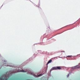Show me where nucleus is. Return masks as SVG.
Returning <instances> with one entry per match:
<instances>
[{"label":"nucleus","instance_id":"nucleus-1","mask_svg":"<svg viewBox=\"0 0 80 80\" xmlns=\"http://www.w3.org/2000/svg\"><path fill=\"white\" fill-rule=\"evenodd\" d=\"M62 68L60 67H54L52 68L51 70L50 71H52V70H61Z\"/></svg>","mask_w":80,"mask_h":80},{"label":"nucleus","instance_id":"nucleus-7","mask_svg":"<svg viewBox=\"0 0 80 80\" xmlns=\"http://www.w3.org/2000/svg\"><path fill=\"white\" fill-rule=\"evenodd\" d=\"M59 58H63L62 57H59Z\"/></svg>","mask_w":80,"mask_h":80},{"label":"nucleus","instance_id":"nucleus-6","mask_svg":"<svg viewBox=\"0 0 80 80\" xmlns=\"http://www.w3.org/2000/svg\"><path fill=\"white\" fill-rule=\"evenodd\" d=\"M69 77V74H68L67 75V77Z\"/></svg>","mask_w":80,"mask_h":80},{"label":"nucleus","instance_id":"nucleus-9","mask_svg":"<svg viewBox=\"0 0 80 80\" xmlns=\"http://www.w3.org/2000/svg\"><path fill=\"white\" fill-rule=\"evenodd\" d=\"M61 52H65V51H61Z\"/></svg>","mask_w":80,"mask_h":80},{"label":"nucleus","instance_id":"nucleus-5","mask_svg":"<svg viewBox=\"0 0 80 80\" xmlns=\"http://www.w3.org/2000/svg\"><path fill=\"white\" fill-rule=\"evenodd\" d=\"M80 66H78L77 67H76V68H80Z\"/></svg>","mask_w":80,"mask_h":80},{"label":"nucleus","instance_id":"nucleus-2","mask_svg":"<svg viewBox=\"0 0 80 80\" xmlns=\"http://www.w3.org/2000/svg\"><path fill=\"white\" fill-rule=\"evenodd\" d=\"M51 62H52V59H50L47 63V65H48L49 64V63H51Z\"/></svg>","mask_w":80,"mask_h":80},{"label":"nucleus","instance_id":"nucleus-3","mask_svg":"<svg viewBox=\"0 0 80 80\" xmlns=\"http://www.w3.org/2000/svg\"><path fill=\"white\" fill-rule=\"evenodd\" d=\"M20 72H25V71H24V70H21Z\"/></svg>","mask_w":80,"mask_h":80},{"label":"nucleus","instance_id":"nucleus-4","mask_svg":"<svg viewBox=\"0 0 80 80\" xmlns=\"http://www.w3.org/2000/svg\"><path fill=\"white\" fill-rule=\"evenodd\" d=\"M67 57H71V56L69 55V56H67Z\"/></svg>","mask_w":80,"mask_h":80},{"label":"nucleus","instance_id":"nucleus-8","mask_svg":"<svg viewBox=\"0 0 80 80\" xmlns=\"http://www.w3.org/2000/svg\"><path fill=\"white\" fill-rule=\"evenodd\" d=\"M41 75H42V74H40L39 75H38V76H41Z\"/></svg>","mask_w":80,"mask_h":80}]
</instances>
